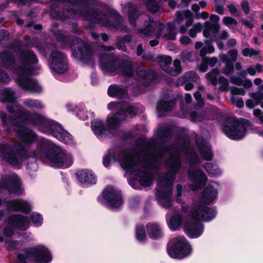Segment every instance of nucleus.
<instances>
[{
    "mask_svg": "<svg viewBox=\"0 0 263 263\" xmlns=\"http://www.w3.org/2000/svg\"><path fill=\"white\" fill-rule=\"evenodd\" d=\"M17 137L21 143L13 146L16 150L15 154L19 156V151H23L24 155L19 166L11 165L15 168H20L29 158L32 160L27 162V168L32 172L38 168L37 159L43 161L47 159L50 165L56 168H67L73 163V158L70 153L51 141L37 136L35 133H17Z\"/></svg>",
    "mask_w": 263,
    "mask_h": 263,
    "instance_id": "f257e3e1",
    "label": "nucleus"
},
{
    "mask_svg": "<svg viewBox=\"0 0 263 263\" xmlns=\"http://www.w3.org/2000/svg\"><path fill=\"white\" fill-rule=\"evenodd\" d=\"M111 159L118 162L124 170L130 172L128 183L133 189L140 190L141 186L149 187L153 183L152 173L139 169L140 155L135 149L126 151L118 147H111L103 158L104 166L108 167Z\"/></svg>",
    "mask_w": 263,
    "mask_h": 263,
    "instance_id": "f03ea898",
    "label": "nucleus"
},
{
    "mask_svg": "<svg viewBox=\"0 0 263 263\" xmlns=\"http://www.w3.org/2000/svg\"><path fill=\"white\" fill-rule=\"evenodd\" d=\"M0 61L6 66L12 67L17 74L16 82L22 88L33 93L42 91V87L37 82L29 77L30 75L37 74L41 68L37 65L38 60L32 50H25L21 53L17 67L13 66L15 65L13 58L7 52L0 53Z\"/></svg>",
    "mask_w": 263,
    "mask_h": 263,
    "instance_id": "7ed1b4c3",
    "label": "nucleus"
},
{
    "mask_svg": "<svg viewBox=\"0 0 263 263\" xmlns=\"http://www.w3.org/2000/svg\"><path fill=\"white\" fill-rule=\"evenodd\" d=\"M219 184L216 181H211L204 189L199 200H194L191 206L183 200V195L185 187L181 184L176 186L175 193L176 202L180 204L181 211L183 213H187L193 218L201 221H210L214 219L217 212L214 207H209L203 203H211L217 197Z\"/></svg>",
    "mask_w": 263,
    "mask_h": 263,
    "instance_id": "20e7f679",
    "label": "nucleus"
},
{
    "mask_svg": "<svg viewBox=\"0 0 263 263\" xmlns=\"http://www.w3.org/2000/svg\"><path fill=\"white\" fill-rule=\"evenodd\" d=\"M7 109L10 114L8 118L6 113L0 112V117L4 126H12L26 128L32 125H43L51 132H67L58 122L40 114L31 112L21 108L15 104L13 106L8 105Z\"/></svg>",
    "mask_w": 263,
    "mask_h": 263,
    "instance_id": "39448f33",
    "label": "nucleus"
},
{
    "mask_svg": "<svg viewBox=\"0 0 263 263\" xmlns=\"http://www.w3.org/2000/svg\"><path fill=\"white\" fill-rule=\"evenodd\" d=\"M165 167L168 171L161 173L159 175L156 190V198L159 204L165 209L172 206V187L177 172L182 165V161L178 150L171 153L165 159Z\"/></svg>",
    "mask_w": 263,
    "mask_h": 263,
    "instance_id": "423d86ee",
    "label": "nucleus"
},
{
    "mask_svg": "<svg viewBox=\"0 0 263 263\" xmlns=\"http://www.w3.org/2000/svg\"><path fill=\"white\" fill-rule=\"evenodd\" d=\"M181 149L186 156L190 162L187 172V177L189 180L193 183L189 184L188 187L193 191L201 189L205 185L208 178L201 170L195 168L196 165L199 164L200 160L197 153L191 146L189 138L185 137L184 138Z\"/></svg>",
    "mask_w": 263,
    "mask_h": 263,
    "instance_id": "0eeeda50",
    "label": "nucleus"
},
{
    "mask_svg": "<svg viewBox=\"0 0 263 263\" xmlns=\"http://www.w3.org/2000/svg\"><path fill=\"white\" fill-rule=\"evenodd\" d=\"M137 144L142 146L141 150L146 156L142 161V165L146 169L157 170L159 167L165 153L170 148L164 145H159L157 140L151 138L147 142L143 138L137 140Z\"/></svg>",
    "mask_w": 263,
    "mask_h": 263,
    "instance_id": "6e6552de",
    "label": "nucleus"
},
{
    "mask_svg": "<svg viewBox=\"0 0 263 263\" xmlns=\"http://www.w3.org/2000/svg\"><path fill=\"white\" fill-rule=\"evenodd\" d=\"M52 260V254L49 248L43 245L26 248L24 253L17 256L16 263H50Z\"/></svg>",
    "mask_w": 263,
    "mask_h": 263,
    "instance_id": "1a4fd4ad",
    "label": "nucleus"
},
{
    "mask_svg": "<svg viewBox=\"0 0 263 263\" xmlns=\"http://www.w3.org/2000/svg\"><path fill=\"white\" fill-rule=\"evenodd\" d=\"M167 253L172 258L181 259L190 255L192 252L191 246L184 236L173 238L169 242Z\"/></svg>",
    "mask_w": 263,
    "mask_h": 263,
    "instance_id": "9d476101",
    "label": "nucleus"
},
{
    "mask_svg": "<svg viewBox=\"0 0 263 263\" xmlns=\"http://www.w3.org/2000/svg\"><path fill=\"white\" fill-rule=\"evenodd\" d=\"M138 111L135 106L124 105L117 113L109 114L107 116V125L112 129H118L124 121L135 117Z\"/></svg>",
    "mask_w": 263,
    "mask_h": 263,
    "instance_id": "9b49d317",
    "label": "nucleus"
},
{
    "mask_svg": "<svg viewBox=\"0 0 263 263\" xmlns=\"http://www.w3.org/2000/svg\"><path fill=\"white\" fill-rule=\"evenodd\" d=\"M97 199L102 205L112 209L118 208L123 204L121 191L112 186L104 189Z\"/></svg>",
    "mask_w": 263,
    "mask_h": 263,
    "instance_id": "f8f14e48",
    "label": "nucleus"
},
{
    "mask_svg": "<svg viewBox=\"0 0 263 263\" xmlns=\"http://www.w3.org/2000/svg\"><path fill=\"white\" fill-rule=\"evenodd\" d=\"M0 182V192L6 190L10 194L22 196L25 194L22 181L19 176L14 172L2 176Z\"/></svg>",
    "mask_w": 263,
    "mask_h": 263,
    "instance_id": "ddd939ff",
    "label": "nucleus"
},
{
    "mask_svg": "<svg viewBox=\"0 0 263 263\" xmlns=\"http://www.w3.org/2000/svg\"><path fill=\"white\" fill-rule=\"evenodd\" d=\"M115 48L112 47L102 46L101 47L102 52H106L114 50ZM114 55L107 52L101 53L99 54L100 67L104 73L114 75L117 73L119 70L120 66L119 63L114 60Z\"/></svg>",
    "mask_w": 263,
    "mask_h": 263,
    "instance_id": "4468645a",
    "label": "nucleus"
},
{
    "mask_svg": "<svg viewBox=\"0 0 263 263\" xmlns=\"http://www.w3.org/2000/svg\"><path fill=\"white\" fill-rule=\"evenodd\" d=\"M8 223L10 227L4 229L5 235L7 237L11 236L14 233V229L25 231L30 227V220L25 215L21 214H13L8 218Z\"/></svg>",
    "mask_w": 263,
    "mask_h": 263,
    "instance_id": "2eb2a0df",
    "label": "nucleus"
},
{
    "mask_svg": "<svg viewBox=\"0 0 263 263\" xmlns=\"http://www.w3.org/2000/svg\"><path fill=\"white\" fill-rule=\"evenodd\" d=\"M71 48L73 55L83 63L88 64L91 61V49L82 40L74 39L71 45Z\"/></svg>",
    "mask_w": 263,
    "mask_h": 263,
    "instance_id": "dca6fc26",
    "label": "nucleus"
},
{
    "mask_svg": "<svg viewBox=\"0 0 263 263\" xmlns=\"http://www.w3.org/2000/svg\"><path fill=\"white\" fill-rule=\"evenodd\" d=\"M20 155L15 154L12 144L7 142L0 143V158L10 165L19 166L22 162V158L24 153L20 151Z\"/></svg>",
    "mask_w": 263,
    "mask_h": 263,
    "instance_id": "f3484780",
    "label": "nucleus"
},
{
    "mask_svg": "<svg viewBox=\"0 0 263 263\" xmlns=\"http://www.w3.org/2000/svg\"><path fill=\"white\" fill-rule=\"evenodd\" d=\"M48 65L52 72L64 73L68 69V62L65 54L58 51H53L50 54Z\"/></svg>",
    "mask_w": 263,
    "mask_h": 263,
    "instance_id": "a211bd4d",
    "label": "nucleus"
},
{
    "mask_svg": "<svg viewBox=\"0 0 263 263\" xmlns=\"http://www.w3.org/2000/svg\"><path fill=\"white\" fill-rule=\"evenodd\" d=\"M4 207L10 212H21L28 213L31 210V204L27 200L17 198L14 199H4L3 200L0 198V207Z\"/></svg>",
    "mask_w": 263,
    "mask_h": 263,
    "instance_id": "6ab92c4d",
    "label": "nucleus"
},
{
    "mask_svg": "<svg viewBox=\"0 0 263 263\" xmlns=\"http://www.w3.org/2000/svg\"><path fill=\"white\" fill-rule=\"evenodd\" d=\"M220 26L218 24H212L206 22L203 25V35L209 37L212 41H218L224 40L229 37V33L223 30L219 33Z\"/></svg>",
    "mask_w": 263,
    "mask_h": 263,
    "instance_id": "aec40b11",
    "label": "nucleus"
},
{
    "mask_svg": "<svg viewBox=\"0 0 263 263\" xmlns=\"http://www.w3.org/2000/svg\"><path fill=\"white\" fill-rule=\"evenodd\" d=\"M186 214L193 218L194 220L190 221L185 224L184 226V231L191 238H197L200 237L204 231L203 224L195 221L199 220V219L193 218L187 213Z\"/></svg>",
    "mask_w": 263,
    "mask_h": 263,
    "instance_id": "412c9836",
    "label": "nucleus"
},
{
    "mask_svg": "<svg viewBox=\"0 0 263 263\" xmlns=\"http://www.w3.org/2000/svg\"><path fill=\"white\" fill-rule=\"evenodd\" d=\"M196 143L202 158L207 161L211 160L213 158V153L209 142L202 137L197 135L196 136Z\"/></svg>",
    "mask_w": 263,
    "mask_h": 263,
    "instance_id": "4be33fe9",
    "label": "nucleus"
},
{
    "mask_svg": "<svg viewBox=\"0 0 263 263\" xmlns=\"http://www.w3.org/2000/svg\"><path fill=\"white\" fill-rule=\"evenodd\" d=\"M176 35L174 23H161L159 25L158 30L156 33L157 37H162L166 40H174L176 39Z\"/></svg>",
    "mask_w": 263,
    "mask_h": 263,
    "instance_id": "5701e85b",
    "label": "nucleus"
},
{
    "mask_svg": "<svg viewBox=\"0 0 263 263\" xmlns=\"http://www.w3.org/2000/svg\"><path fill=\"white\" fill-rule=\"evenodd\" d=\"M176 15L177 18L175 21V23L181 24L185 21V24L181 26L180 27V33L184 34L193 22V15L191 11L187 10L182 12L178 11Z\"/></svg>",
    "mask_w": 263,
    "mask_h": 263,
    "instance_id": "b1692460",
    "label": "nucleus"
},
{
    "mask_svg": "<svg viewBox=\"0 0 263 263\" xmlns=\"http://www.w3.org/2000/svg\"><path fill=\"white\" fill-rule=\"evenodd\" d=\"M142 19L144 22V28L139 29L138 33L143 37H148L153 33L157 24L154 21L153 18L148 15L142 16Z\"/></svg>",
    "mask_w": 263,
    "mask_h": 263,
    "instance_id": "393cba45",
    "label": "nucleus"
},
{
    "mask_svg": "<svg viewBox=\"0 0 263 263\" xmlns=\"http://www.w3.org/2000/svg\"><path fill=\"white\" fill-rule=\"evenodd\" d=\"M78 181L83 184H95L97 177L92 171L87 169L78 170L76 173Z\"/></svg>",
    "mask_w": 263,
    "mask_h": 263,
    "instance_id": "a878e982",
    "label": "nucleus"
},
{
    "mask_svg": "<svg viewBox=\"0 0 263 263\" xmlns=\"http://www.w3.org/2000/svg\"><path fill=\"white\" fill-rule=\"evenodd\" d=\"M146 228L149 238L154 240H159L163 238L164 234L162 229L158 223H148Z\"/></svg>",
    "mask_w": 263,
    "mask_h": 263,
    "instance_id": "bb28decb",
    "label": "nucleus"
},
{
    "mask_svg": "<svg viewBox=\"0 0 263 263\" xmlns=\"http://www.w3.org/2000/svg\"><path fill=\"white\" fill-rule=\"evenodd\" d=\"M175 102L172 99H168L167 96L159 101L157 106V111L158 116L161 117L164 115L165 112L170 110L174 106Z\"/></svg>",
    "mask_w": 263,
    "mask_h": 263,
    "instance_id": "cd10ccee",
    "label": "nucleus"
},
{
    "mask_svg": "<svg viewBox=\"0 0 263 263\" xmlns=\"http://www.w3.org/2000/svg\"><path fill=\"white\" fill-rule=\"evenodd\" d=\"M121 5L123 11L128 14V18L130 24L135 26V20L137 18L138 14L137 7L132 5L130 3L122 4Z\"/></svg>",
    "mask_w": 263,
    "mask_h": 263,
    "instance_id": "c85d7f7f",
    "label": "nucleus"
},
{
    "mask_svg": "<svg viewBox=\"0 0 263 263\" xmlns=\"http://www.w3.org/2000/svg\"><path fill=\"white\" fill-rule=\"evenodd\" d=\"M108 94L110 97L123 98L127 95L126 88L116 84L111 85L108 89Z\"/></svg>",
    "mask_w": 263,
    "mask_h": 263,
    "instance_id": "c756f323",
    "label": "nucleus"
},
{
    "mask_svg": "<svg viewBox=\"0 0 263 263\" xmlns=\"http://www.w3.org/2000/svg\"><path fill=\"white\" fill-rule=\"evenodd\" d=\"M166 219L170 229L172 231H175L180 226L182 221V216L180 214H176L171 216L169 213H167Z\"/></svg>",
    "mask_w": 263,
    "mask_h": 263,
    "instance_id": "7c9ffc66",
    "label": "nucleus"
},
{
    "mask_svg": "<svg viewBox=\"0 0 263 263\" xmlns=\"http://www.w3.org/2000/svg\"><path fill=\"white\" fill-rule=\"evenodd\" d=\"M53 137L65 144L73 145L75 141L70 133H50Z\"/></svg>",
    "mask_w": 263,
    "mask_h": 263,
    "instance_id": "2f4dec72",
    "label": "nucleus"
},
{
    "mask_svg": "<svg viewBox=\"0 0 263 263\" xmlns=\"http://www.w3.org/2000/svg\"><path fill=\"white\" fill-rule=\"evenodd\" d=\"M91 129L93 132H104L108 129L115 130L110 128L107 124V119L106 120V124L104 123L103 121L100 119L96 118L91 121Z\"/></svg>",
    "mask_w": 263,
    "mask_h": 263,
    "instance_id": "473e14b6",
    "label": "nucleus"
},
{
    "mask_svg": "<svg viewBox=\"0 0 263 263\" xmlns=\"http://www.w3.org/2000/svg\"><path fill=\"white\" fill-rule=\"evenodd\" d=\"M203 168L210 177H217L222 175V171L217 164L207 162L203 165Z\"/></svg>",
    "mask_w": 263,
    "mask_h": 263,
    "instance_id": "72a5a7b5",
    "label": "nucleus"
},
{
    "mask_svg": "<svg viewBox=\"0 0 263 263\" xmlns=\"http://www.w3.org/2000/svg\"><path fill=\"white\" fill-rule=\"evenodd\" d=\"M15 100L14 92L9 88L0 90V101L2 102H13Z\"/></svg>",
    "mask_w": 263,
    "mask_h": 263,
    "instance_id": "f704fd0d",
    "label": "nucleus"
},
{
    "mask_svg": "<svg viewBox=\"0 0 263 263\" xmlns=\"http://www.w3.org/2000/svg\"><path fill=\"white\" fill-rule=\"evenodd\" d=\"M250 97L253 98V100H248L246 102V106L250 108H252L254 106L259 104L263 100V92H258L256 93H251L250 94Z\"/></svg>",
    "mask_w": 263,
    "mask_h": 263,
    "instance_id": "c9c22d12",
    "label": "nucleus"
},
{
    "mask_svg": "<svg viewBox=\"0 0 263 263\" xmlns=\"http://www.w3.org/2000/svg\"><path fill=\"white\" fill-rule=\"evenodd\" d=\"M136 75L138 77L136 80L143 85H147L149 81L152 78V76L150 73L146 72L145 70L141 69L139 70Z\"/></svg>",
    "mask_w": 263,
    "mask_h": 263,
    "instance_id": "e433bc0d",
    "label": "nucleus"
},
{
    "mask_svg": "<svg viewBox=\"0 0 263 263\" xmlns=\"http://www.w3.org/2000/svg\"><path fill=\"white\" fill-rule=\"evenodd\" d=\"M187 129L181 128L179 130L174 125L168 123H161L158 125L157 132H186Z\"/></svg>",
    "mask_w": 263,
    "mask_h": 263,
    "instance_id": "4c0bfd02",
    "label": "nucleus"
},
{
    "mask_svg": "<svg viewBox=\"0 0 263 263\" xmlns=\"http://www.w3.org/2000/svg\"><path fill=\"white\" fill-rule=\"evenodd\" d=\"M222 62L225 64L226 67L223 69L222 72L225 74H230L233 71V63L230 62L229 56L226 54H222L220 55Z\"/></svg>",
    "mask_w": 263,
    "mask_h": 263,
    "instance_id": "58836bf2",
    "label": "nucleus"
},
{
    "mask_svg": "<svg viewBox=\"0 0 263 263\" xmlns=\"http://www.w3.org/2000/svg\"><path fill=\"white\" fill-rule=\"evenodd\" d=\"M136 237L140 242L144 243L147 239L144 226L143 224H138L136 228Z\"/></svg>",
    "mask_w": 263,
    "mask_h": 263,
    "instance_id": "ea45409f",
    "label": "nucleus"
},
{
    "mask_svg": "<svg viewBox=\"0 0 263 263\" xmlns=\"http://www.w3.org/2000/svg\"><path fill=\"white\" fill-rule=\"evenodd\" d=\"M174 65L175 69L173 70L169 66H166V68H163V70L166 73L172 76H177L181 71V62L179 60H175L174 62Z\"/></svg>",
    "mask_w": 263,
    "mask_h": 263,
    "instance_id": "a19ab883",
    "label": "nucleus"
},
{
    "mask_svg": "<svg viewBox=\"0 0 263 263\" xmlns=\"http://www.w3.org/2000/svg\"><path fill=\"white\" fill-rule=\"evenodd\" d=\"M219 70L217 69H214L206 74V79L209 83L214 86H216L218 83L217 76L219 74Z\"/></svg>",
    "mask_w": 263,
    "mask_h": 263,
    "instance_id": "79ce46f5",
    "label": "nucleus"
},
{
    "mask_svg": "<svg viewBox=\"0 0 263 263\" xmlns=\"http://www.w3.org/2000/svg\"><path fill=\"white\" fill-rule=\"evenodd\" d=\"M238 123L232 119H228L224 123V132H239L237 127Z\"/></svg>",
    "mask_w": 263,
    "mask_h": 263,
    "instance_id": "37998d69",
    "label": "nucleus"
},
{
    "mask_svg": "<svg viewBox=\"0 0 263 263\" xmlns=\"http://www.w3.org/2000/svg\"><path fill=\"white\" fill-rule=\"evenodd\" d=\"M30 217L34 227L39 228L42 225L44 219L41 214L33 212L30 214Z\"/></svg>",
    "mask_w": 263,
    "mask_h": 263,
    "instance_id": "c03bdc74",
    "label": "nucleus"
},
{
    "mask_svg": "<svg viewBox=\"0 0 263 263\" xmlns=\"http://www.w3.org/2000/svg\"><path fill=\"white\" fill-rule=\"evenodd\" d=\"M23 104L30 108L41 109L44 107L42 103L38 100L27 99L23 102Z\"/></svg>",
    "mask_w": 263,
    "mask_h": 263,
    "instance_id": "a18cd8bd",
    "label": "nucleus"
},
{
    "mask_svg": "<svg viewBox=\"0 0 263 263\" xmlns=\"http://www.w3.org/2000/svg\"><path fill=\"white\" fill-rule=\"evenodd\" d=\"M183 82H198L199 81V77L194 71H189L186 72L183 77L181 79Z\"/></svg>",
    "mask_w": 263,
    "mask_h": 263,
    "instance_id": "49530a36",
    "label": "nucleus"
},
{
    "mask_svg": "<svg viewBox=\"0 0 263 263\" xmlns=\"http://www.w3.org/2000/svg\"><path fill=\"white\" fill-rule=\"evenodd\" d=\"M76 115L80 120H86L88 119L89 115L94 117L95 113L93 111H88L85 108L82 107L76 111Z\"/></svg>",
    "mask_w": 263,
    "mask_h": 263,
    "instance_id": "de8ad7c7",
    "label": "nucleus"
},
{
    "mask_svg": "<svg viewBox=\"0 0 263 263\" xmlns=\"http://www.w3.org/2000/svg\"><path fill=\"white\" fill-rule=\"evenodd\" d=\"M121 68L124 77L130 78L133 73L131 62L127 61L123 63Z\"/></svg>",
    "mask_w": 263,
    "mask_h": 263,
    "instance_id": "09e8293b",
    "label": "nucleus"
},
{
    "mask_svg": "<svg viewBox=\"0 0 263 263\" xmlns=\"http://www.w3.org/2000/svg\"><path fill=\"white\" fill-rule=\"evenodd\" d=\"M205 45L200 50V54L203 57L206 53H212L214 52L215 49L211 42L206 40L204 42Z\"/></svg>",
    "mask_w": 263,
    "mask_h": 263,
    "instance_id": "8fccbe9b",
    "label": "nucleus"
},
{
    "mask_svg": "<svg viewBox=\"0 0 263 263\" xmlns=\"http://www.w3.org/2000/svg\"><path fill=\"white\" fill-rule=\"evenodd\" d=\"M157 61L160 63V66L163 70V68L168 66L172 63V58L170 56L159 55L157 57Z\"/></svg>",
    "mask_w": 263,
    "mask_h": 263,
    "instance_id": "3c124183",
    "label": "nucleus"
},
{
    "mask_svg": "<svg viewBox=\"0 0 263 263\" xmlns=\"http://www.w3.org/2000/svg\"><path fill=\"white\" fill-rule=\"evenodd\" d=\"M226 0H214V9L219 14L224 13V6Z\"/></svg>",
    "mask_w": 263,
    "mask_h": 263,
    "instance_id": "603ef678",
    "label": "nucleus"
},
{
    "mask_svg": "<svg viewBox=\"0 0 263 263\" xmlns=\"http://www.w3.org/2000/svg\"><path fill=\"white\" fill-rule=\"evenodd\" d=\"M226 137L232 140L238 141L246 136L247 133H224Z\"/></svg>",
    "mask_w": 263,
    "mask_h": 263,
    "instance_id": "864d4df0",
    "label": "nucleus"
},
{
    "mask_svg": "<svg viewBox=\"0 0 263 263\" xmlns=\"http://www.w3.org/2000/svg\"><path fill=\"white\" fill-rule=\"evenodd\" d=\"M222 22L225 26L232 29H234L237 25L236 20L229 16L224 17Z\"/></svg>",
    "mask_w": 263,
    "mask_h": 263,
    "instance_id": "5fc2aeb1",
    "label": "nucleus"
},
{
    "mask_svg": "<svg viewBox=\"0 0 263 263\" xmlns=\"http://www.w3.org/2000/svg\"><path fill=\"white\" fill-rule=\"evenodd\" d=\"M147 8L153 12H157L159 9V5L155 0H146L145 2Z\"/></svg>",
    "mask_w": 263,
    "mask_h": 263,
    "instance_id": "6e6d98bb",
    "label": "nucleus"
},
{
    "mask_svg": "<svg viewBox=\"0 0 263 263\" xmlns=\"http://www.w3.org/2000/svg\"><path fill=\"white\" fill-rule=\"evenodd\" d=\"M96 137L100 141H103L115 136V133H94Z\"/></svg>",
    "mask_w": 263,
    "mask_h": 263,
    "instance_id": "4d7b16f0",
    "label": "nucleus"
},
{
    "mask_svg": "<svg viewBox=\"0 0 263 263\" xmlns=\"http://www.w3.org/2000/svg\"><path fill=\"white\" fill-rule=\"evenodd\" d=\"M218 83L220 85V89L221 91H228L229 90V83L224 77H220L218 78Z\"/></svg>",
    "mask_w": 263,
    "mask_h": 263,
    "instance_id": "13d9d810",
    "label": "nucleus"
},
{
    "mask_svg": "<svg viewBox=\"0 0 263 263\" xmlns=\"http://www.w3.org/2000/svg\"><path fill=\"white\" fill-rule=\"evenodd\" d=\"M132 39L131 35H126L122 39V42H119L117 44V47L119 49L122 50L123 51H125L126 47L124 45V44L126 42H129Z\"/></svg>",
    "mask_w": 263,
    "mask_h": 263,
    "instance_id": "bf43d9fd",
    "label": "nucleus"
},
{
    "mask_svg": "<svg viewBox=\"0 0 263 263\" xmlns=\"http://www.w3.org/2000/svg\"><path fill=\"white\" fill-rule=\"evenodd\" d=\"M201 25L199 23L195 24L193 27L190 30V36L192 37H195L198 32H200Z\"/></svg>",
    "mask_w": 263,
    "mask_h": 263,
    "instance_id": "052dcab7",
    "label": "nucleus"
},
{
    "mask_svg": "<svg viewBox=\"0 0 263 263\" xmlns=\"http://www.w3.org/2000/svg\"><path fill=\"white\" fill-rule=\"evenodd\" d=\"M238 51L236 49H232L229 51L227 55L229 56L230 62L233 63L235 62L237 59Z\"/></svg>",
    "mask_w": 263,
    "mask_h": 263,
    "instance_id": "680f3d73",
    "label": "nucleus"
},
{
    "mask_svg": "<svg viewBox=\"0 0 263 263\" xmlns=\"http://www.w3.org/2000/svg\"><path fill=\"white\" fill-rule=\"evenodd\" d=\"M54 34L58 40L61 42L66 40V38L67 37V35L65 32L61 30H58L55 31Z\"/></svg>",
    "mask_w": 263,
    "mask_h": 263,
    "instance_id": "e2e57ef3",
    "label": "nucleus"
},
{
    "mask_svg": "<svg viewBox=\"0 0 263 263\" xmlns=\"http://www.w3.org/2000/svg\"><path fill=\"white\" fill-rule=\"evenodd\" d=\"M242 54L245 57H252L257 54V51L253 48H246L242 50Z\"/></svg>",
    "mask_w": 263,
    "mask_h": 263,
    "instance_id": "0e129e2a",
    "label": "nucleus"
},
{
    "mask_svg": "<svg viewBox=\"0 0 263 263\" xmlns=\"http://www.w3.org/2000/svg\"><path fill=\"white\" fill-rule=\"evenodd\" d=\"M190 118L192 121H200L202 120L201 116L196 111H192L190 113Z\"/></svg>",
    "mask_w": 263,
    "mask_h": 263,
    "instance_id": "69168bd1",
    "label": "nucleus"
},
{
    "mask_svg": "<svg viewBox=\"0 0 263 263\" xmlns=\"http://www.w3.org/2000/svg\"><path fill=\"white\" fill-rule=\"evenodd\" d=\"M208 64L206 61V58L204 57L202 59V62L199 67V69L201 72H204L208 70Z\"/></svg>",
    "mask_w": 263,
    "mask_h": 263,
    "instance_id": "338daca9",
    "label": "nucleus"
},
{
    "mask_svg": "<svg viewBox=\"0 0 263 263\" xmlns=\"http://www.w3.org/2000/svg\"><path fill=\"white\" fill-rule=\"evenodd\" d=\"M194 96L196 99L198 105L199 106H202L203 105V101L201 97V93L198 91H196V92L194 93Z\"/></svg>",
    "mask_w": 263,
    "mask_h": 263,
    "instance_id": "774afa93",
    "label": "nucleus"
}]
</instances>
